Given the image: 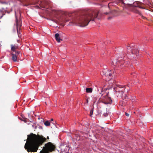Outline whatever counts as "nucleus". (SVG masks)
I'll return each mask as SVG.
<instances>
[{
    "label": "nucleus",
    "mask_w": 153,
    "mask_h": 153,
    "mask_svg": "<svg viewBox=\"0 0 153 153\" xmlns=\"http://www.w3.org/2000/svg\"><path fill=\"white\" fill-rule=\"evenodd\" d=\"M100 14L99 11L97 10H92L84 12L80 16L74 18L71 20L70 19H65V22H66L70 20L69 25H72L79 24L80 27L87 26L90 21H94L95 18L100 19L99 17Z\"/></svg>",
    "instance_id": "obj_1"
},
{
    "label": "nucleus",
    "mask_w": 153,
    "mask_h": 153,
    "mask_svg": "<svg viewBox=\"0 0 153 153\" xmlns=\"http://www.w3.org/2000/svg\"><path fill=\"white\" fill-rule=\"evenodd\" d=\"M27 136L28 140L25 143V148L28 152H36L39 146L46 140L42 136L36 135L33 133H31Z\"/></svg>",
    "instance_id": "obj_2"
},
{
    "label": "nucleus",
    "mask_w": 153,
    "mask_h": 153,
    "mask_svg": "<svg viewBox=\"0 0 153 153\" xmlns=\"http://www.w3.org/2000/svg\"><path fill=\"white\" fill-rule=\"evenodd\" d=\"M129 62L128 60H122L117 61L115 59L111 62V64L115 66V71L116 74H120L122 72V68L127 66Z\"/></svg>",
    "instance_id": "obj_3"
},
{
    "label": "nucleus",
    "mask_w": 153,
    "mask_h": 153,
    "mask_svg": "<svg viewBox=\"0 0 153 153\" xmlns=\"http://www.w3.org/2000/svg\"><path fill=\"white\" fill-rule=\"evenodd\" d=\"M40 153H50L54 150L55 146L51 142H48L45 145Z\"/></svg>",
    "instance_id": "obj_4"
},
{
    "label": "nucleus",
    "mask_w": 153,
    "mask_h": 153,
    "mask_svg": "<svg viewBox=\"0 0 153 153\" xmlns=\"http://www.w3.org/2000/svg\"><path fill=\"white\" fill-rule=\"evenodd\" d=\"M104 98L102 99L101 102L105 104H111L112 102V100L111 97L108 96V94L107 93L106 95L104 97Z\"/></svg>",
    "instance_id": "obj_5"
},
{
    "label": "nucleus",
    "mask_w": 153,
    "mask_h": 153,
    "mask_svg": "<svg viewBox=\"0 0 153 153\" xmlns=\"http://www.w3.org/2000/svg\"><path fill=\"white\" fill-rule=\"evenodd\" d=\"M61 152L60 153H68L69 152V148L67 145H63L60 148Z\"/></svg>",
    "instance_id": "obj_6"
},
{
    "label": "nucleus",
    "mask_w": 153,
    "mask_h": 153,
    "mask_svg": "<svg viewBox=\"0 0 153 153\" xmlns=\"http://www.w3.org/2000/svg\"><path fill=\"white\" fill-rule=\"evenodd\" d=\"M20 53V52H11V55L12 56V59L14 62H16L17 61V56Z\"/></svg>",
    "instance_id": "obj_7"
},
{
    "label": "nucleus",
    "mask_w": 153,
    "mask_h": 153,
    "mask_svg": "<svg viewBox=\"0 0 153 153\" xmlns=\"http://www.w3.org/2000/svg\"><path fill=\"white\" fill-rule=\"evenodd\" d=\"M123 88V86L117 84L116 85V87H114V89L116 92L120 93L122 95L124 93L123 91L120 90V89L122 88Z\"/></svg>",
    "instance_id": "obj_8"
},
{
    "label": "nucleus",
    "mask_w": 153,
    "mask_h": 153,
    "mask_svg": "<svg viewBox=\"0 0 153 153\" xmlns=\"http://www.w3.org/2000/svg\"><path fill=\"white\" fill-rule=\"evenodd\" d=\"M10 87H11V90L13 91L15 89V80L13 77H11L10 79Z\"/></svg>",
    "instance_id": "obj_9"
},
{
    "label": "nucleus",
    "mask_w": 153,
    "mask_h": 153,
    "mask_svg": "<svg viewBox=\"0 0 153 153\" xmlns=\"http://www.w3.org/2000/svg\"><path fill=\"white\" fill-rule=\"evenodd\" d=\"M26 113H25L26 114H27L28 115H32L34 114H36V112L34 111L32 109H29L26 111ZM24 114V113H22L21 115H23V114Z\"/></svg>",
    "instance_id": "obj_10"
},
{
    "label": "nucleus",
    "mask_w": 153,
    "mask_h": 153,
    "mask_svg": "<svg viewBox=\"0 0 153 153\" xmlns=\"http://www.w3.org/2000/svg\"><path fill=\"white\" fill-rule=\"evenodd\" d=\"M11 51L12 52H18L16 51V49L18 48V47L17 45H11Z\"/></svg>",
    "instance_id": "obj_11"
},
{
    "label": "nucleus",
    "mask_w": 153,
    "mask_h": 153,
    "mask_svg": "<svg viewBox=\"0 0 153 153\" xmlns=\"http://www.w3.org/2000/svg\"><path fill=\"white\" fill-rule=\"evenodd\" d=\"M59 35H60L58 33H56L55 34V37L57 41L58 42H60V41L62 40V39L60 38Z\"/></svg>",
    "instance_id": "obj_12"
},
{
    "label": "nucleus",
    "mask_w": 153,
    "mask_h": 153,
    "mask_svg": "<svg viewBox=\"0 0 153 153\" xmlns=\"http://www.w3.org/2000/svg\"><path fill=\"white\" fill-rule=\"evenodd\" d=\"M131 53L132 54L138 55L139 51L136 48H134L132 49Z\"/></svg>",
    "instance_id": "obj_13"
},
{
    "label": "nucleus",
    "mask_w": 153,
    "mask_h": 153,
    "mask_svg": "<svg viewBox=\"0 0 153 153\" xmlns=\"http://www.w3.org/2000/svg\"><path fill=\"white\" fill-rule=\"evenodd\" d=\"M20 24H19V22L18 19H17L16 17V27L17 28V29L18 30V27H19V28L21 26V25L20 24V21L19 22Z\"/></svg>",
    "instance_id": "obj_14"
},
{
    "label": "nucleus",
    "mask_w": 153,
    "mask_h": 153,
    "mask_svg": "<svg viewBox=\"0 0 153 153\" xmlns=\"http://www.w3.org/2000/svg\"><path fill=\"white\" fill-rule=\"evenodd\" d=\"M138 55H136L134 54H131L130 56V58L131 59H133L134 58H136L137 56Z\"/></svg>",
    "instance_id": "obj_15"
},
{
    "label": "nucleus",
    "mask_w": 153,
    "mask_h": 153,
    "mask_svg": "<svg viewBox=\"0 0 153 153\" xmlns=\"http://www.w3.org/2000/svg\"><path fill=\"white\" fill-rule=\"evenodd\" d=\"M52 20L53 21V22H55L56 24L58 25L60 24L62 22L61 20H60L58 21L55 19H52Z\"/></svg>",
    "instance_id": "obj_16"
},
{
    "label": "nucleus",
    "mask_w": 153,
    "mask_h": 153,
    "mask_svg": "<svg viewBox=\"0 0 153 153\" xmlns=\"http://www.w3.org/2000/svg\"><path fill=\"white\" fill-rule=\"evenodd\" d=\"M135 4H136V3H134V4H131V6L136 7H138L139 8H142V9H145L144 7L141 6L140 5H135Z\"/></svg>",
    "instance_id": "obj_17"
},
{
    "label": "nucleus",
    "mask_w": 153,
    "mask_h": 153,
    "mask_svg": "<svg viewBox=\"0 0 153 153\" xmlns=\"http://www.w3.org/2000/svg\"><path fill=\"white\" fill-rule=\"evenodd\" d=\"M86 91L87 93H91L92 91V89L91 88H86Z\"/></svg>",
    "instance_id": "obj_18"
},
{
    "label": "nucleus",
    "mask_w": 153,
    "mask_h": 153,
    "mask_svg": "<svg viewBox=\"0 0 153 153\" xmlns=\"http://www.w3.org/2000/svg\"><path fill=\"white\" fill-rule=\"evenodd\" d=\"M44 124L45 125L47 126H48L50 125V123L48 121H45V122Z\"/></svg>",
    "instance_id": "obj_19"
},
{
    "label": "nucleus",
    "mask_w": 153,
    "mask_h": 153,
    "mask_svg": "<svg viewBox=\"0 0 153 153\" xmlns=\"http://www.w3.org/2000/svg\"><path fill=\"white\" fill-rule=\"evenodd\" d=\"M101 74L102 75H105L106 76L108 75V74H106V73L105 71H102L101 73Z\"/></svg>",
    "instance_id": "obj_20"
},
{
    "label": "nucleus",
    "mask_w": 153,
    "mask_h": 153,
    "mask_svg": "<svg viewBox=\"0 0 153 153\" xmlns=\"http://www.w3.org/2000/svg\"><path fill=\"white\" fill-rule=\"evenodd\" d=\"M137 13L139 14V15L141 16V18L143 19H147V18L143 16L142 15V14L139 11H138L137 12Z\"/></svg>",
    "instance_id": "obj_21"
},
{
    "label": "nucleus",
    "mask_w": 153,
    "mask_h": 153,
    "mask_svg": "<svg viewBox=\"0 0 153 153\" xmlns=\"http://www.w3.org/2000/svg\"><path fill=\"white\" fill-rule=\"evenodd\" d=\"M74 15V13H67V17H68V16L70 17L72 16H73Z\"/></svg>",
    "instance_id": "obj_22"
},
{
    "label": "nucleus",
    "mask_w": 153,
    "mask_h": 153,
    "mask_svg": "<svg viewBox=\"0 0 153 153\" xmlns=\"http://www.w3.org/2000/svg\"><path fill=\"white\" fill-rule=\"evenodd\" d=\"M136 98L135 97H132L131 99V101L133 102H134L136 100Z\"/></svg>",
    "instance_id": "obj_23"
},
{
    "label": "nucleus",
    "mask_w": 153,
    "mask_h": 153,
    "mask_svg": "<svg viewBox=\"0 0 153 153\" xmlns=\"http://www.w3.org/2000/svg\"><path fill=\"white\" fill-rule=\"evenodd\" d=\"M93 108H92L90 110V115H92L93 114Z\"/></svg>",
    "instance_id": "obj_24"
},
{
    "label": "nucleus",
    "mask_w": 153,
    "mask_h": 153,
    "mask_svg": "<svg viewBox=\"0 0 153 153\" xmlns=\"http://www.w3.org/2000/svg\"><path fill=\"white\" fill-rule=\"evenodd\" d=\"M124 99L126 100V101H127V100L128 99V97L127 94H126L125 96Z\"/></svg>",
    "instance_id": "obj_25"
},
{
    "label": "nucleus",
    "mask_w": 153,
    "mask_h": 153,
    "mask_svg": "<svg viewBox=\"0 0 153 153\" xmlns=\"http://www.w3.org/2000/svg\"><path fill=\"white\" fill-rule=\"evenodd\" d=\"M24 116V115H23V117H22L23 118H22L21 117V118H19V119H20V120H22V121H25V118H24V117H23V116Z\"/></svg>",
    "instance_id": "obj_26"
},
{
    "label": "nucleus",
    "mask_w": 153,
    "mask_h": 153,
    "mask_svg": "<svg viewBox=\"0 0 153 153\" xmlns=\"http://www.w3.org/2000/svg\"><path fill=\"white\" fill-rule=\"evenodd\" d=\"M111 13V12H105V13H104V14H105L106 15H108V14H110V13Z\"/></svg>",
    "instance_id": "obj_27"
},
{
    "label": "nucleus",
    "mask_w": 153,
    "mask_h": 153,
    "mask_svg": "<svg viewBox=\"0 0 153 153\" xmlns=\"http://www.w3.org/2000/svg\"><path fill=\"white\" fill-rule=\"evenodd\" d=\"M134 3H136L135 5H139V4H138V3L137 2H134L133 4H134Z\"/></svg>",
    "instance_id": "obj_28"
},
{
    "label": "nucleus",
    "mask_w": 153,
    "mask_h": 153,
    "mask_svg": "<svg viewBox=\"0 0 153 153\" xmlns=\"http://www.w3.org/2000/svg\"><path fill=\"white\" fill-rule=\"evenodd\" d=\"M112 17H109L108 18V20H109V19H111V18H112Z\"/></svg>",
    "instance_id": "obj_29"
},
{
    "label": "nucleus",
    "mask_w": 153,
    "mask_h": 153,
    "mask_svg": "<svg viewBox=\"0 0 153 153\" xmlns=\"http://www.w3.org/2000/svg\"><path fill=\"white\" fill-rule=\"evenodd\" d=\"M108 75L109 76H112V74L111 73H109L108 74Z\"/></svg>",
    "instance_id": "obj_30"
},
{
    "label": "nucleus",
    "mask_w": 153,
    "mask_h": 153,
    "mask_svg": "<svg viewBox=\"0 0 153 153\" xmlns=\"http://www.w3.org/2000/svg\"><path fill=\"white\" fill-rule=\"evenodd\" d=\"M110 89V88H105L104 89V90H105V91H106V90H109Z\"/></svg>",
    "instance_id": "obj_31"
},
{
    "label": "nucleus",
    "mask_w": 153,
    "mask_h": 153,
    "mask_svg": "<svg viewBox=\"0 0 153 153\" xmlns=\"http://www.w3.org/2000/svg\"><path fill=\"white\" fill-rule=\"evenodd\" d=\"M47 114H51V113H50V112H47Z\"/></svg>",
    "instance_id": "obj_32"
},
{
    "label": "nucleus",
    "mask_w": 153,
    "mask_h": 153,
    "mask_svg": "<svg viewBox=\"0 0 153 153\" xmlns=\"http://www.w3.org/2000/svg\"><path fill=\"white\" fill-rule=\"evenodd\" d=\"M86 102L87 103H88V99L87 100H86Z\"/></svg>",
    "instance_id": "obj_33"
},
{
    "label": "nucleus",
    "mask_w": 153,
    "mask_h": 153,
    "mask_svg": "<svg viewBox=\"0 0 153 153\" xmlns=\"http://www.w3.org/2000/svg\"><path fill=\"white\" fill-rule=\"evenodd\" d=\"M125 115H129L126 112H125Z\"/></svg>",
    "instance_id": "obj_34"
},
{
    "label": "nucleus",
    "mask_w": 153,
    "mask_h": 153,
    "mask_svg": "<svg viewBox=\"0 0 153 153\" xmlns=\"http://www.w3.org/2000/svg\"><path fill=\"white\" fill-rule=\"evenodd\" d=\"M133 113L134 114H135L136 112L135 111H134V112H133Z\"/></svg>",
    "instance_id": "obj_35"
},
{
    "label": "nucleus",
    "mask_w": 153,
    "mask_h": 153,
    "mask_svg": "<svg viewBox=\"0 0 153 153\" xmlns=\"http://www.w3.org/2000/svg\"><path fill=\"white\" fill-rule=\"evenodd\" d=\"M47 138L48 139H49V138L48 137H47Z\"/></svg>",
    "instance_id": "obj_36"
},
{
    "label": "nucleus",
    "mask_w": 153,
    "mask_h": 153,
    "mask_svg": "<svg viewBox=\"0 0 153 153\" xmlns=\"http://www.w3.org/2000/svg\"><path fill=\"white\" fill-rule=\"evenodd\" d=\"M51 121H53V119H51Z\"/></svg>",
    "instance_id": "obj_37"
},
{
    "label": "nucleus",
    "mask_w": 153,
    "mask_h": 153,
    "mask_svg": "<svg viewBox=\"0 0 153 153\" xmlns=\"http://www.w3.org/2000/svg\"><path fill=\"white\" fill-rule=\"evenodd\" d=\"M128 47H129L128 46V48H127L128 49Z\"/></svg>",
    "instance_id": "obj_38"
},
{
    "label": "nucleus",
    "mask_w": 153,
    "mask_h": 153,
    "mask_svg": "<svg viewBox=\"0 0 153 153\" xmlns=\"http://www.w3.org/2000/svg\"><path fill=\"white\" fill-rule=\"evenodd\" d=\"M126 87H127V86H125L124 87H125V88H126Z\"/></svg>",
    "instance_id": "obj_39"
},
{
    "label": "nucleus",
    "mask_w": 153,
    "mask_h": 153,
    "mask_svg": "<svg viewBox=\"0 0 153 153\" xmlns=\"http://www.w3.org/2000/svg\"><path fill=\"white\" fill-rule=\"evenodd\" d=\"M102 90H103V89H102ZM102 92V91H101V92Z\"/></svg>",
    "instance_id": "obj_40"
},
{
    "label": "nucleus",
    "mask_w": 153,
    "mask_h": 153,
    "mask_svg": "<svg viewBox=\"0 0 153 153\" xmlns=\"http://www.w3.org/2000/svg\"><path fill=\"white\" fill-rule=\"evenodd\" d=\"M138 114H139V115H140L141 114H140V113H139H139H138Z\"/></svg>",
    "instance_id": "obj_41"
},
{
    "label": "nucleus",
    "mask_w": 153,
    "mask_h": 153,
    "mask_svg": "<svg viewBox=\"0 0 153 153\" xmlns=\"http://www.w3.org/2000/svg\"><path fill=\"white\" fill-rule=\"evenodd\" d=\"M32 126H33V127H34L33 125H32Z\"/></svg>",
    "instance_id": "obj_42"
}]
</instances>
